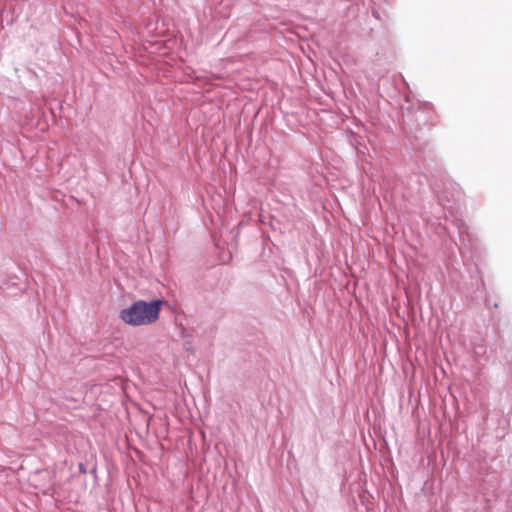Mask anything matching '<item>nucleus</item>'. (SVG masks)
<instances>
[{
	"mask_svg": "<svg viewBox=\"0 0 512 512\" xmlns=\"http://www.w3.org/2000/svg\"><path fill=\"white\" fill-rule=\"evenodd\" d=\"M162 304L160 300L151 302L139 300L123 309L120 312V318L124 323L132 326L149 325L158 320Z\"/></svg>",
	"mask_w": 512,
	"mask_h": 512,
	"instance_id": "obj_1",
	"label": "nucleus"
}]
</instances>
